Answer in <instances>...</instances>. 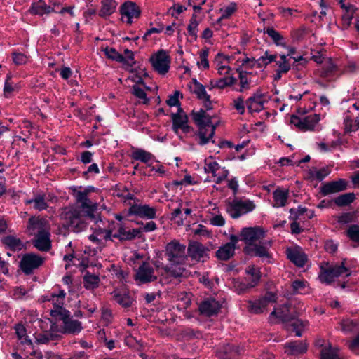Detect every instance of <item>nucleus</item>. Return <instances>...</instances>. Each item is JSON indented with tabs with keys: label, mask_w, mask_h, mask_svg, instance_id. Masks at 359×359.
Returning <instances> with one entry per match:
<instances>
[{
	"label": "nucleus",
	"mask_w": 359,
	"mask_h": 359,
	"mask_svg": "<svg viewBox=\"0 0 359 359\" xmlns=\"http://www.w3.org/2000/svg\"><path fill=\"white\" fill-rule=\"evenodd\" d=\"M53 11V8L48 6L43 0H39L33 3L30 8L32 13L39 15L50 13Z\"/></svg>",
	"instance_id": "obj_36"
},
{
	"label": "nucleus",
	"mask_w": 359,
	"mask_h": 359,
	"mask_svg": "<svg viewBox=\"0 0 359 359\" xmlns=\"http://www.w3.org/2000/svg\"><path fill=\"white\" fill-rule=\"evenodd\" d=\"M323 67L321 76L323 77H329L335 75L339 72L338 65L334 63L330 57L325 61Z\"/></svg>",
	"instance_id": "obj_40"
},
{
	"label": "nucleus",
	"mask_w": 359,
	"mask_h": 359,
	"mask_svg": "<svg viewBox=\"0 0 359 359\" xmlns=\"http://www.w3.org/2000/svg\"><path fill=\"white\" fill-rule=\"evenodd\" d=\"M319 121L320 115L317 114H309L304 117L292 115L290 119L292 124L304 131L313 130Z\"/></svg>",
	"instance_id": "obj_16"
},
{
	"label": "nucleus",
	"mask_w": 359,
	"mask_h": 359,
	"mask_svg": "<svg viewBox=\"0 0 359 359\" xmlns=\"http://www.w3.org/2000/svg\"><path fill=\"white\" fill-rule=\"evenodd\" d=\"M193 119L198 126V144L203 146L210 142H214L212 137L219 121L213 122L212 117L203 109L194 112Z\"/></svg>",
	"instance_id": "obj_4"
},
{
	"label": "nucleus",
	"mask_w": 359,
	"mask_h": 359,
	"mask_svg": "<svg viewBox=\"0 0 359 359\" xmlns=\"http://www.w3.org/2000/svg\"><path fill=\"white\" fill-rule=\"evenodd\" d=\"M193 92L200 100L208 99V95L206 93L205 87L202 84L198 83L196 81H195L194 83Z\"/></svg>",
	"instance_id": "obj_53"
},
{
	"label": "nucleus",
	"mask_w": 359,
	"mask_h": 359,
	"mask_svg": "<svg viewBox=\"0 0 359 359\" xmlns=\"http://www.w3.org/2000/svg\"><path fill=\"white\" fill-rule=\"evenodd\" d=\"M4 243L13 250H20L22 243L20 239L13 236H7L3 238Z\"/></svg>",
	"instance_id": "obj_45"
},
{
	"label": "nucleus",
	"mask_w": 359,
	"mask_h": 359,
	"mask_svg": "<svg viewBox=\"0 0 359 359\" xmlns=\"http://www.w3.org/2000/svg\"><path fill=\"white\" fill-rule=\"evenodd\" d=\"M255 208V205L250 200L234 199L229 203L226 211L232 218L236 219L252 212Z\"/></svg>",
	"instance_id": "obj_10"
},
{
	"label": "nucleus",
	"mask_w": 359,
	"mask_h": 359,
	"mask_svg": "<svg viewBox=\"0 0 359 359\" xmlns=\"http://www.w3.org/2000/svg\"><path fill=\"white\" fill-rule=\"evenodd\" d=\"M27 293V290L22 287H15L10 291V295L14 299H20L25 296Z\"/></svg>",
	"instance_id": "obj_58"
},
{
	"label": "nucleus",
	"mask_w": 359,
	"mask_h": 359,
	"mask_svg": "<svg viewBox=\"0 0 359 359\" xmlns=\"http://www.w3.org/2000/svg\"><path fill=\"white\" fill-rule=\"evenodd\" d=\"M149 61L153 69L159 74L165 75L170 69V58L168 53L160 50L154 53L150 57Z\"/></svg>",
	"instance_id": "obj_12"
},
{
	"label": "nucleus",
	"mask_w": 359,
	"mask_h": 359,
	"mask_svg": "<svg viewBox=\"0 0 359 359\" xmlns=\"http://www.w3.org/2000/svg\"><path fill=\"white\" fill-rule=\"evenodd\" d=\"M222 304L213 298H208L201 302L198 306L200 314L205 317H212L217 315Z\"/></svg>",
	"instance_id": "obj_19"
},
{
	"label": "nucleus",
	"mask_w": 359,
	"mask_h": 359,
	"mask_svg": "<svg viewBox=\"0 0 359 359\" xmlns=\"http://www.w3.org/2000/svg\"><path fill=\"white\" fill-rule=\"evenodd\" d=\"M350 275V269L346 267L343 262L340 264L334 265L325 263L323 265L320 266L318 278L321 283L331 284L337 278L348 277Z\"/></svg>",
	"instance_id": "obj_6"
},
{
	"label": "nucleus",
	"mask_w": 359,
	"mask_h": 359,
	"mask_svg": "<svg viewBox=\"0 0 359 359\" xmlns=\"http://www.w3.org/2000/svg\"><path fill=\"white\" fill-rule=\"evenodd\" d=\"M292 59V57L290 55H278L266 51L264 55L254 61L252 66L263 67H266L268 64L274 62L278 67L276 70L283 74H286L290 69Z\"/></svg>",
	"instance_id": "obj_5"
},
{
	"label": "nucleus",
	"mask_w": 359,
	"mask_h": 359,
	"mask_svg": "<svg viewBox=\"0 0 359 359\" xmlns=\"http://www.w3.org/2000/svg\"><path fill=\"white\" fill-rule=\"evenodd\" d=\"M287 255L288 259L297 266L302 267L305 264L306 257L305 254L299 250H287Z\"/></svg>",
	"instance_id": "obj_32"
},
{
	"label": "nucleus",
	"mask_w": 359,
	"mask_h": 359,
	"mask_svg": "<svg viewBox=\"0 0 359 359\" xmlns=\"http://www.w3.org/2000/svg\"><path fill=\"white\" fill-rule=\"evenodd\" d=\"M311 58L316 63H323L328 57L326 56L325 51L320 46H316L314 50H312Z\"/></svg>",
	"instance_id": "obj_52"
},
{
	"label": "nucleus",
	"mask_w": 359,
	"mask_h": 359,
	"mask_svg": "<svg viewBox=\"0 0 359 359\" xmlns=\"http://www.w3.org/2000/svg\"><path fill=\"white\" fill-rule=\"evenodd\" d=\"M273 207L280 208L286 205L288 196L289 190L287 189L278 188L273 193Z\"/></svg>",
	"instance_id": "obj_31"
},
{
	"label": "nucleus",
	"mask_w": 359,
	"mask_h": 359,
	"mask_svg": "<svg viewBox=\"0 0 359 359\" xmlns=\"http://www.w3.org/2000/svg\"><path fill=\"white\" fill-rule=\"evenodd\" d=\"M128 215L145 219H153L156 217V209L148 204L135 202L128 208Z\"/></svg>",
	"instance_id": "obj_15"
},
{
	"label": "nucleus",
	"mask_w": 359,
	"mask_h": 359,
	"mask_svg": "<svg viewBox=\"0 0 359 359\" xmlns=\"http://www.w3.org/2000/svg\"><path fill=\"white\" fill-rule=\"evenodd\" d=\"M66 293L62 290H54L53 292L42 296L41 299L43 302H48L53 306L50 309V315L53 317L66 316L67 310L63 306L65 304Z\"/></svg>",
	"instance_id": "obj_7"
},
{
	"label": "nucleus",
	"mask_w": 359,
	"mask_h": 359,
	"mask_svg": "<svg viewBox=\"0 0 359 359\" xmlns=\"http://www.w3.org/2000/svg\"><path fill=\"white\" fill-rule=\"evenodd\" d=\"M113 299L123 307H129L133 303V298L126 292L114 290L111 292Z\"/></svg>",
	"instance_id": "obj_33"
},
{
	"label": "nucleus",
	"mask_w": 359,
	"mask_h": 359,
	"mask_svg": "<svg viewBox=\"0 0 359 359\" xmlns=\"http://www.w3.org/2000/svg\"><path fill=\"white\" fill-rule=\"evenodd\" d=\"M49 222L44 218L32 217L29 218L27 229L30 235L36 236L50 231Z\"/></svg>",
	"instance_id": "obj_17"
},
{
	"label": "nucleus",
	"mask_w": 359,
	"mask_h": 359,
	"mask_svg": "<svg viewBox=\"0 0 359 359\" xmlns=\"http://www.w3.org/2000/svg\"><path fill=\"white\" fill-rule=\"evenodd\" d=\"M341 330L345 333H349L354 330L357 327L358 323L354 322L353 320L346 319L342 320L341 323Z\"/></svg>",
	"instance_id": "obj_56"
},
{
	"label": "nucleus",
	"mask_w": 359,
	"mask_h": 359,
	"mask_svg": "<svg viewBox=\"0 0 359 359\" xmlns=\"http://www.w3.org/2000/svg\"><path fill=\"white\" fill-rule=\"evenodd\" d=\"M120 12L122 18H126L127 23L130 24L133 18H137L140 15L141 11L135 3L127 1L121 6Z\"/></svg>",
	"instance_id": "obj_22"
},
{
	"label": "nucleus",
	"mask_w": 359,
	"mask_h": 359,
	"mask_svg": "<svg viewBox=\"0 0 359 359\" xmlns=\"http://www.w3.org/2000/svg\"><path fill=\"white\" fill-rule=\"evenodd\" d=\"M236 10V4L234 2H231L227 6L221 8L220 12L222 13V15L219 19L220 21L222 19H226L229 18Z\"/></svg>",
	"instance_id": "obj_54"
},
{
	"label": "nucleus",
	"mask_w": 359,
	"mask_h": 359,
	"mask_svg": "<svg viewBox=\"0 0 359 359\" xmlns=\"http://www.w3.org/2000/svg\"><path fill=\"white\" fill-rule=\"evenodd\" d=\"M355 214L354 212H346L337 217V222L344 224L353 222L355 219Z\"/></svg>",
	"instance_id": "obj_62"
},
{
	"label": "nucleus",
	"mask_w": 359,
	"mask_h": 359,
	"mask_svg": "<svg viewBox=\"0 0 359 359\" xmlns=\"http://www.w3.org/2000/svg\"><path fill=\"white\" fill-rule=\"evenodd\" d=\"M133 93L134 95H135L137 98L140 99L142 103L147 104L148 102L147 94L144 90L142 89L141 88L137 86H133Z\"/></svg>",
	"instance_id": "obj_60"
},
{
	"label": "nucleus",
	"mask_w": 359,
	"mask_h": 359,
	"mask_svg": "<svg viewBox=\"0 0 359 359\" xmlns=\"http://www.w3.org/2000/svg\"><path fill=\"white\" fill-rule=\"evenodd\" d=\"M266 102L264 94L257 93L248 99L246 105L250 112H259L264 108V104Z\"/></svg>",
	"instance_id": "obj_24"
},
{
	"label": "nucleus",
	"mask_w": 359,
	"mask_h": 359,
	"mask_svg": "<svg viewBox=\"0 0 359 359\" xmlns=\"http://www.w3.org/2000/svg\"><path fill=\"white\" fill-rule=\"evenodd\" d=\"M330 173V170L327 168H323L318 170L316 168H313L309 170V175L311 177L316 179L318 180H323Z\"/></svg>",
	"instance_id": "obj_49"
},
{
	"label": "nucleus",
	"mask_w": 359,
	"mask_h": 359,
	"mask_svg": "<svg viewBox=\"0 0 359 359\" xmlns=\"http://www.w3.org/2000/svg\"><path fill=\"white\" fill-rule=\"evenodd\" d=\"M355 198V196L353 193H346L339 196L334 199V203L338 206H345L349 205Z\"/></svg>",
	"instance_id": "obj_46"
},
{
	"label": "nucleus",
	"mask_w": 359,
	"mask_h": 359,
	"mask_svg": "<svg viewBox=\"0 0 359 359\" xmlns=\"http://www.w3.org/2000/svg\"><path fill=\"white\" fill-rule=\"evenodd\" d=\"M347 235L352 241L359 242V225L350 226L347 231Z\"/></svg>",
	"instance_id": "obj_59"
},
{
	"label": "nucleus",
	"mask_w": 359,
	"mask_h": 359,
	"mask_svg": "<svg viewBox=\"0 0 359 359\" xmlns=\"http://www.w3.org/2000/svg\"><path fill=\"white\" fill-rule=\"evenodd\" d=\"M309 34V32L304 28H299L297 29H294L292 32V38L293 39V42L294 43H300L303 41L304 37Z\"/></svg>",
	"instance_id": "obj_55"
},
{
	"label": "nucleus",
	"mask_w": 359,
	"mask_h": 359,
	"mask_svg": "<svg viewBox=\"0 0 359 359\" xmlns=\"http://www.w3.org/2000/svg\"><path fill=\"white\" fill-rule=\"evenodd\" d=\"M306 209L304 208L299 207L297 209L292 208L290 210V219L294 221L300 219V217L304 215Z\"/></svg>",
	"instance_id": "obj_63"
},
{
	"label": "nucleus",
	"mask_w": 359,
	"mask_h": 359,
	"mask_svg": "<svg viewBox=\"0 0 359 359\" xmlns=\"http://www.w3.org/2000/svg\"><path fill=\"white\" fill-rule=\"evenodd\" d=\"M337 351L331 346L324 347L320 351V359H339Z\"/></svg>",
	"instance_id": "obj_47"
},
{
	"label": "nucleus",
	"mask_w": 359,
	"mask_h": 359,
	"mask_svg": "<svg viewBox=\"0 0 359 359\" xmlns=\"http://www.w3.org/2000/svg\"><path fill=\"white\" fill-rule=\"evenodd\" d=\"M229 60V57L222 53H217L216 55L214 63L219 74L223 75L229 73L230 68L226 65Z\"/></svg>",
	"instance_id": "obj_34"
},
{
	"label": "nucleus",
	"mask_w": 359,
	"mask_h": 359,
	"mask_svg": "<svg viewBox=\"0 0 359 359\" xmlns=\"http://www.w3.org/2000/svg\"><path fill=\"white\" fill-rule=\"evenodd\" d=\"M57 337L58 334L56 329L55 326L52 325L49 330L36 333L35 339L38 344H46L50 341L56 339Z\"/></svg>",
	"instance_id": "obj_29"
},
{
	"label": "nucleus",
	"mask_w": 359,
	"mask_h": 359,
	"mask_svg": "<svg viewBox=\"0 0 359 359\" xmlns=\"http://www.w3.org/2000/svg\"><path fill=\"white\" fill-rule=\"evenodd\" d=\"M165 257L168 264L163 265L161 262L155 264L156 269H161V278L160 281L167 283L168 278H178L184 276L186 269L184 265L188 259L187 247L177 240H172L168 243L165 248Z\"/></svg>",
	"instance_id": "obj_2"
},
{
	"label": "nucleus",
	"mask_w": 359,
	"mask_h": 359,
	"mask_svg": "<svg viewBox=\"0 0 359 359\" xmlns=\"http://www.w3.org/2000/svg\"><path fill=\"white\" fill-rule=\"evenodd\" d=\"M131 156L133 159L140 161L143 163L149 162L154 157L151 153L141 149L134 150L132 152Z\"/></svg>",
	"instance_id": "obj_44"
},
{
	"label": "nucleus",
	"mask_w": 359,
	"mask_h": 359,
	"mask_svg": "<svg viewBox=\"0 0 359 359\" xmlns=\"http://www.w3.org/2000/svg\"><path fill=\"white\" fill-rule=\"evenodd\" d=\"M158 275L156 270L148 262H142L135 270L134 280L138 285L156 281Z\"/></svg>",
	"instance_id": "obj_8"
},
{
	"label": "nucleus",
	"mask_w": 359,
	"mask_h": 359,
	"mask_svg": "<svg viewBox=\"0 0 359 359\" xmlns=\"http://www.w3.org/2000/svg\"><path fill=\"white\" fill-rule=\"evenodd\" d=\"M46 198L44 194H36L32 199L27 200V204H33V208L35 210L41 211L47 209L48 205L46 203Z\"/></svg>",
	"instance_id": "obj_41"
},
{
	"label": "nucleus",
	"mask_w": 359,
	"mask_h": 359,
	"mask_svg": "<svg viewBox=\"0 0 359 359\" xmlns=\"http://www.w3.org/2000/svg\"><path fill=\"white\" fill-rule=\"evenodd\" d=\"M346 183L344 180H339L323 185L321 191L324 195L339 192L346 189Z\"/></svg>",
	"instance_id": "obj_28"
},
{
	"label": "nucleus",
	"mask_w": 359,
	"mask_h": 359,
	"mask_svg": "<svg viewBox=\"0 0 359 359\" xmlns=\"http://www.w3.org/2000/svg\"><path fill=\"white\" fill-rule=\"evenodd\" d=\"M230 241L221 246L217 251L216 255L221 260H228L232 257L235 253L236 245L238 242V237L236 235H231Z\"/></svg>",
	"instance_id": "obj_20"
},
{
	"label": "nucleus",
	"mask_w": 359,
	"mask_h": 359,
	"mask_svg": "<svg viewBox=\"0 0 359 359\" xmlns=\"http://www.w3.org/2000/svg\"><path fill=\"white\" fill-rule=\"evenodd\" d=\"M276 301V294L273 292H267L263 297L248 301V309L253 314L263 313L268 305Z\"/></svg>",
	"instance_id": "obj_14"
},
{
	"label": "nucleus",
	"mask_w": 359,
	"mask_h": 359,
	"mask_svg": "<svg viewBox=\"0 0 359 359\" xmlns=\"http://www.w3.org/2000/svg\"><path fill=\"white\" fill-rule=\"evenodd\" d=\"M187 254L193 260L199 262L207 255V252L203 245L192 241L189 243L187 248Z\"/></svg>",
	"instance_id": "obj_23"
},
{
	"label": "nucleus",
	"mask_w": 359,
	"mask_h": 359,
	"mask_svg": "<svg viewBox=\"0 0 359 359\" xmlns=\"http://www.w3.org/2000/svg\"><path fill=\"white\" fill-rule=\"evenodd\" d=\"M241 350L231 344H226L219 347L216 351L218 359H238Z\"/></svg>",
	"instance_id": "obj_25"
},
{
	"label": "nucleus",
	"mask_w": 359,
	"mask_h": 359,
	"mask_svg": "<svg viewBox=\"0 0 359 359\" xmlns=\"http://www.w3.org/2000/svg\"><path fill=\"white\" fill-rule=\"evenodd\" d=\"M120 62L132 67L135 64L133 52L127 48L123 49L122 50V59H121Z\"/></svg>",
	"instance_id": "obj_50"
},
{
	"label": "nucleus",
	"mask_w": 359,
	"mask_h": 359,
	"mask_svg": "<svg viewBox=\"0 0 359 359\" xmlns=\"http://www.w3.org/2000/svg\"><path fill=\"white\" fill-rule=\"evenodd\" d=\"M43 258L34 254H27L20 261V269L26 274H30L43 263Z\"/></svg>",
	"instance_id": "obj_18"
},
{
	"label": "nucleus",
	"mask_w": 359,
	"mask_h": 359,
	"mask_svg": "<svg viewBox=\"0 0 359 359\" xmlns=\"http://www.w3.org/2000/svg\"><path fill=\"white\" fill-rule=\"evenodd\" d=\"M99 15L107 18L111 15L116 10L117 4L114 0H102Z\"/></svg>",
	"instance_id": "obj_38"
},
{
	"label": "nucleus",
	"mask_w": 359,
	"mask_h": 359,
	"mask_svg": "<svg viewBox=\"0 0 359 359\" xmlns=\"http://www.w3.org/2000/svg\"><path fill=\"white\" fill-rule=\"evenodd\" d=\"M50 231L35 236L34 245L39 250L47 251L50 248Z\"/></svg>",
	"instance_id": "obj_30"
},
{
	"label": "nucleus",
	"mask_w": 359,
	"mask_h": 359,
	"mask_svg": "<svg viewBox=\"0 0 359 359\" xmlns=\"http://www.w3.org/2000/svg\"><path fill=\"white\" fill-rule=\"evenodd\" d=\"M139 233L138 229H127L125 226L119 225L117 232L113 234L112 236L120 240H131L135 238Z\"/></svg>",
	"instance_id": "obj_35"
},
{
	"label": "nucleus",
	"mask_w": 359,
	"mask_h": 359,
	"mask_svg": "<svg viewBox=\"0 0 359 359\" xmlns=\"http://www.w3.org/2000/svg\"><path fill=\"white\" fill-rule=\"evenodd\" d=\"M93 187H86L73 189V195L80 207H70L65 208L62 217L66 221L69 228L75 232H80L85 229L86 219L95 220V212L97 204L90 198L89 194Z\"/></svg>",
	"instance_id": "obj_1"
},
{
	"label": "nucleus",
	"mask_w": 359,
	"mask_h": 359,
	"mask_svg": "<svg viewBox=\"0 0 359 359\" xmlns=\"http://www.w3.org/2000/svg\"><path fill=\"white\" fill-rule=\"evenodd\" d=\"M306 282L297 280L292 283V290L294 293H302L306 287Z\"/></svg>",
	"instance_id": "obj_64"
},
{
	"label": "nucleus",
	"mask_w": 359,
	"mask_h": 359,
	"mask_svg": "<svg viewBox=\"0 0 359 359\" xmlns=\"http://www.w3.org/2000/svg\"><path fill=\"white\" fill-rule=\"evenodd\" d=\"M264 236L265 231L264 229L259 226H255L243 228L238 237V241H242L245 243V246H248L262 240Z\"/></svg>",
	"instance_id": "obj_11"
},
{
	"label": "nucleus",
	"mask_w": 359,
	"mask_h": 359,
	"mask_svg": "<svg viewBox=\"0 0 359 359\" xmlns=\"http://www.w3.org/2000/svg\"><path fill=\"white\" fill-rule=\"evenodd\" d=\"M264 33L267 34V35L273 40L276 45L285 44V43L283 41V37L273 27H267L264 31Z\"/></svg>",
	"instance_id": "obj_48"
},
{
	"label": "nucleus",
	"mask_w": 359,
	"mask_h": 359,
	"mask_svg": "<svg viewBox=\"0 0 359 359\" xmlns=\"http://www.w3.org/2000/svg\"><path fill=\"white\" fill-rule=\"evenodd\" d=\"M271 246L270 241H259L254 245L245 246L244 251L248 255L259 257L262 262H270L271 259Z\"/></svg>",
	"instance_id": "obj_9"
},
{
	"label": "nucleus",
	"mask_w": 359,
	"mask_h": 359,
	"mask_svg": "<svg viewBox=\"0 0 359 359\" xmlns=\"http://www.w3.org/2000/svg\"><path fill=\"white\" fill-rule=\"evenodd\" d=\"M171 118L173 131L181 140H183V137L180 134V130L185 134L191 130V126L188 124V116L181 108H178L177 113L171 114Z\"/></svg>",
	"instance_id": "obj_13"
},
{
	"label": "nucleus",
	"mask_w": 359,
	"mask_h": 359,
	"mask_svg": "<svg viewBox=\"0 0 359 359\" xmlns=\"http://www.w3.org/2000/svg\"><path fill=\"white\" fill-rule=\"evenodd\" d=\"M58 318L63 322L62 332L65 334H76L83 329L81 323L71 318L69 311L66 316H59Z\"/></svg>",
	"instance_id": "obj_21"
},
{
	"label": "nucleus",
	"mask_w": 359,
	"mask_h": 359,
	"mask_svg": "<svg viewBox=\"0 0 359 359\" xmlns=\"http://www.w3.org/2000/svg\"><path fill=\"white\" fill-rule=\"evenodd\" d=\"M14 328L17 338L20 344L31 346L32 345V340L27 335L25 327L22 324H18Z\"/></svg>",
	"instance_id": "obj_39"
},
{
	"label": "nucleus",
	"mask_w": 359,
	"mask_h": 359,
	"mask_svg": "<svg viewBox=\"0 0 359 359\" xmlns=\"http://www.w3.org/2000/svg\"><path fill=\"white\" fill-rule=\"evenodd\" d=\"M101 52H103L105 56L112 60L120 62L122 59V50H117L113 46H102Z\"/></svg>",
	"instance_id": "obj_43"
},
{
	"label": "nucleus",
	"mask_w": 359,
	"mask_h": 359,
	"mask_svg": "<svg viewBox=\"0 0 359 359\" xmlns=\"http://www.w3.org/2000/svg\"><path fill=\"white\" fill-rule=\"evenodd\" d=\"M304 310L305 307L301 302L292 307H290L288 304H284L278 309H275L271 313L270 317L271 319L273 317L277 318L285 323L286 328L289 331L294 332L296 336L300 337L302 332L306 325V323L296 318V316L299 315Z\"/></svg>",
	"instance_id": "obj_3"
},
{
	"label": "nucleus",
	"mask_w": 359,
	"mask_h": 359,
	"mask_svg": "<svg viewBox=\"0 0 359 359\" xmlns=\"http://www.w3.org/2000/svg\"><path fill=\"white\" fill-rule=\"evenodd\" d=\"M221 168H222L219 166V165L216 161H206V162H205V172H208V173H212V175H217V172Z\"/></svg>",
	"instance_id": "obj_57"
},
{
	"label": "nucleus",
	"mask_w": 359,
	"mask_h": 359,
	"mask_svg": "<svg viewBox=\"0 0 359 359\" xmlns=\"http://www.w3.org/2000/svg\"><path fill=\"white\" fill-rule=\"evenodd\" d=\"M100 278L95 274L86 272L83 276V286L87 290H93L99 286Z\"/></svg>",
	"instance_id": "obj_42"
},
{
	"label": "nucleus",
	"mask_w": 359,
	"mask_h": 359,
	"mask_svg": "<svg viewBox=\"0 0 359 359\" xmlns=\"http://www.w3.org/2000/svg\"><path fill=\"white\" fill-rule=\"evenodd\" d=\"M284 348L285 353L291 355H299L307 351V345L302 341L286 343Z\"/></svg>",
	"instance_id": "obj_26"
},
{
	"label": "nucleus",
	"mask_w": 359,
	"mask_h": 359,
	"mask_svg": "<svg viewBox=\"0 0 359 359\" xmlns=\"http://www.w3.org/2000/svg\"><path fill=\"white\" fill-rule=\"evenodd\" d=\"M236 79L233 77L229 76L218 79L215 82H212L211 84L213 88H224L226 86L233 85Z\"/></svg>",
	"instance_id": "obj_51"
},
{
	"label": "nucleus",
	"mask_w": 359,
	"mask_h": 359,
	"mask_svg": "<svg viewBox=\"0 0 359 359\" xmlns=\"http://www.w3.org/2000/svg\"><path fill=\"white\" fill-rule=\"evenodd\" d=\"M94 232L97 234L102 243L104 241L109 239L112 236L111 231L101 228L96 229Z\"/></svg>",
	"instance_id": "obj_61"
},
{
	"label": "nucleus",
	"mask_w": 359,
	"mask_h": 359,
	"mask_svg": "<svg viewBox=\"0 0 359 359\" xmlns=\"http://www.w3.org/2000/svg\"><path fill=\"white\" fill-rule=\"evenodd\" d=\"M337 1L344 12L342 15V20L344 21V24L349 25L352 18H353V15L356 11V8L349 2H346V0Z\"/></svg>",
	"instance_id": "obj_27"
},
{
	"label": "nucleus",
	"mask_w": 359,
	"mask_h": 359,
	"mask_svg": "<svg viewBox=\"0 0 359 359\" xmlns=\"http://www.w3.org/2000/svg\"><path fill=\"white\" fill-rule=\"evenodd\" d=\"M247 281L249 282V287H254L259 281L260 271L259 269L255 266H249L246 269Z\"/></svg>",
	"instance_id": "obj_37"
}]
</instances>
